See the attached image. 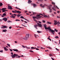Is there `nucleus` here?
<instances>
[{"label": "nucleus", "instance_id": "1", "mask_svg": "<svg viewBox=\"0 0 60 60\" xmlns=\"http://www.w3.org/2000/svg\"><path fill=\"white\" fill-rule=\"evenodd\" d=\"M44 28H45V30H47V29L49 30V31H51V33H52L53 34H54V33H55V31L56 32H57L58 31L56 29H54V31L53 30H52V29L50 27H47V25L46 24L44 25Z\"/></svg>", "mask_w": 60, "mask_h": 60}, {"label": "nucleus", "instance_id": "2", "mask_svg": "<svg viewBox=\"0 0 60 60\" xmlns=\"http://www.w3.org/2000/svg\"><path fill=\"white\" fill-rule=\"evenodd\" d=\"M11 56L12 57V58H14L15 57H16V58H20V57H21V56H18V55L17 54H14L13 55H11Z\"/></svg>", "mask_w": 60, "mask_h": 60}, {"label": "nucleus", "instance_id": "3", "mask_svg": "<svg viewBox=\"0 0 60 60\" xmlns=\"http://www.w3.org/2000/svg\"><path fill=\"white\" fill-rule=\"evenodd\" d=\"M29 34H27V35H26V37L25 38H23V39L24 40H27L28 39V38H29Z\"/></svg>", "mask_w": 60, "mask_h": 60}, {"label": "nucleus", "instance_id": "4", "mask_svg": "<svg viewBox=\"0 0 60 60\" xmlns=\"http://www.w3.org/2000/svg\"><path fill=\"white\" fill-rule=\"evenodd\" d=\"M40 15H41V16H43V14H39V15H37V16H37V17H38V18H39V19H41V17H42V18H43V17H42V16H40Z\"/></svg>", "mask_w": 60, "mask_h": 60}, {"label": "nucleus", "instance_id": "5", "mask_svg": "<svg viewBox=\"0 0 60 60\" xmlns=\"http://www.w3.org/2000/svg\"><path fill=\"white\" fill-rule=\"evenodd\" d=\"M54 25H57L58 24L57 23H58V24H60V23L59 22V21H58V22L57 21H56L55 20L54 21Z\"/></svg>", "mask_w": 60, "mask_h": 60}, {"label": "nucleus", "instance_id": "6", "mask_svg": "<svg viewBox=\"0 0 60 60\" xmlns=\"http://www.w3.org/2000/svg\"><path fill=\"white\" fill-rule=\"evenodd\" d=\"M33 19L35 21H36V22H37V20H36L35 19L37 18V19H38L37 18V17H36L35 16H33Z\"/></svg>", "mask_w": 60, "mask_h": 60}, {"label": "nucleus", "instance_id": "7", "mask_svg": "<svg viewBox=\"0 0 60 60\" xmlns=\"http://www.w3.org/2000/svg\"><path fill=\"white\" fill-rule=\"evenodd\" d=\"M8 19H7V18L5 17L3 19V20H4L5 22H6V21H7Z\"/></svg>", "mask_w": 60, "mask_h": 60}, {"label": "nucleus", "instance_id": "8", "mask_svg": "<svg viewBox=\"0 0 60 60\" xmlns=\"http://www.w3.org/2000/svg\"><path fill=\"white\" fill-rule=\"evenodd\" d=\"M8 9H10V10H12L13 8H12V7H11V6L9 5H8Z\"/></svg>", "mask_w": 60, "mask_h": 60}, {"label": "nucleus", "instance_id": "9", "mask_svg": "<svg viewBox=\"0 0 60 60\" xmlns=\"http://www.w3.org/2000/svg\"><path fill=\"white\" fill-rule=\"evenodd\" d=\"M8 28V27H7V26H2V27H1V28Z\"/></svg>", "mask_w": 60, "mask_h": 60}, {"label": "nucleus", "instance_id": "10", "mask_svg": "<svg viewBox=\"0 0 60 60\" xmlns=\"http://www.w3.org/2000/svg\"><path fill=\"white\" fill-rule=\"evenodd\" d=\"M37 24L38 25L39 27H42V25H41V24H40L39 23H37Z\"/></svg>", "mask_w": 60, "mask_h": 60}, {"label": "nucleus", "instance_id": "11", "mask_svg": "<svg viewBox=\"0 0 60 60\" xmlns=\"http://www.w3.org/2000/svg\"><path fill=\"white\" fill-rule=\"evenodd\" d=\"M15 11L16 12V13H18V14H20L21 13V12L19 11H17L16 10H15Z\"/></svg>", "mask_w": 60, "mask_h": 60}, {"label": "nucleus", "instance_id": "12", "mask_svg": "<svg viewBox=\"0 0 60 60\" xmlns=\"http://www.w3.org/2000/svg\"><path fill=\"white\" fill-rule=\"evenodd\" d=\"M6 13H4L1 16V17H4V16H5V15H6Z\"/></svg>", "mask_w": 60, "mask_h": 60}, {"label": "nucleus", "instance_id": "13", "mask_svg": "<svg viewBox=\"0 0 60 60\" xmlns=\"http://www.w3.org/2000/svg\"><path fill=\"white\" fill-rule=\"evenodd\" d=\"M38 26V25H35L34 26V27H35V28L36 29H37V27Z\"/></svg>", "mask_w": 60, "mask_h": 60}, {"label": "nucleus", "instance_id": "14", "mask_svg": "<svg viewBox=\"0 0 60 60\" xmlns=\"http://www.w3.org/2000/svg\"><path fill=\"white\" fill-rule=\"evenodd\" d=\"M4 49L5 51H8V49H6V47H4Z\"/></svg>", "mask_w": 60, "mask_h": 60}, {"label": "nucleus", "instance_id": "15", "mask_svg": "<svg viewBox=\"0 0 60 60\" xmlns=\"http://www.w3.org/2000/svg\"><path fill=\"white\" fill-rule=\"evenodd\" d=\"M6 10V8H3L2 9V11H4V10Z\"/></svg>", "mask_w": 60, "mask_h": 60}, {"label": "nucleus", "instance_id": "16", "mask_svg": "<svg viewBox=\"0 0 60 60\" xmlns=\"http://www.w3.org/2000/svg\"><path fill=\"white\" fill-rule=\"evenodd\" d=\"M13 50L14 51H17V52L18 51V50L17 49H13Z\"/></svg>", "mask_w": 60, "mask_h": 60}, {"label": "nucleus", "instance_id": "17", "mask_svg": "<svg viewBox=\"0 0 60 60\" xmlns=\"http://www.w3.org/2000/svg\"><path fill=\"white\" fill-rule=\"evenodd\" d=\"M32 1H31L30 0H29L28 1V3L29 4H30V3H32Z\"/></svg>", "mask_w": 60, "mask_h": 60}, {"label": "nucleus", "instance_id": "18", "mask_svg": "<svg viewBox=\"0 0 60 60\" xmlns=\"http://www.w3.org/2000/svg\"><path fill=\"white\" fill-rule=\"evenodd\" d=\"M34 35L35 38H37V36H38L36 34H34Z\"/></svg>", "mask_w": 60, "mask_h": 60}, {"label": "nucleus", "instance_id": "19", "mask_svg": "<svg viewBox=\"0 0 60 60\" xmlns=\"http://www.w3.org/2000/svg\"><path fill=\"white\" fill-rule=\"evenodd\" d=\"M3 32H7V30H4L3 31Z\"/></svg>", "mask_w": 60, "mask_h": 60}, {"label": "nucleus", "instance_id": "20", "mask_svg": "<svg viewBox=\"0 0 60 60\" xmlns=\"http://www.w3.org/2000/svg\"><path fill=\"white\" fill-rule=\"evenodd\" d=\"M55 38L56 39H59V37H58V36H55Z\"/></svg>", "mask_w": 60, "mask_h": 60}, {"label": "nucleus", "instance_id": "21", "mask_svg": "<svg viewBox=\"0 0 60 60\" xmlns=\"http://www.w3.org/2000/svg\"><path fill=\"white\" fill-rule=\"evenodd\" d=\"M22 15L18 14L17 15V16L18 17H19V16H21Z\"/></svg>", "mask_w": 60, "mask_h": 60}, {"label": "nucleus", "instance_id": "22", "mask_svg": "<svg viewBox=\"0 0 60 60\" xmlns=\"http://www.w3.org/2000/svg\"><path fill=\"white\" fill-rule=\"evenodd\" d=\"M49 7L48 8L49 10H50V11H52V9H51V8H50L51 7Z\"/></svg>", "mask_w": 60, "mask_h": 60}, {"label": "nucleus", "instance_id": "23", "mask_svg": "<svg viewBox=\"0 0 60 60\" xmlns=\"http://www.w3.org/2000/svg\"><path fill=\"white\" fill-rule=\"evenodd\" d=\"M15 8H16V9H19V10H21V9L20 8H18V7H16Z\"/></svg>", "mask_w": 60, "mask_h": 60}, {"label": "nucleus", "instance_id": "24", "mask_svg": "<svg viewBox=\"0 0 60 60\" xmlns=\"http://www.w3.org/2000/svg\"><path fill=\"white\" fill-rule=\"evenodd\" d=\"M3 3H0V6H3Z\"/></svg>", "mask_w": 60, "mask_h": 60}, {"label": "nucleus", "instance_id": "25", "mask_svg": "<svg viewBox=\"0 0 60 60\" xmlns=\"http://www.w3.org/2000/svg\"><path fill=\"white\" fill-rule=\"evenodd\" d=\"M49 56H53L52 54H49Z\"/></svg>", "mask_w": 60, "mask_h": 60}, {"label": "nucleus", "instance_id": "26", "mask_svg": "<svg viewBox=\"0 0 60 60\" xmlns=\"http://www.w3.org/2000/svg\"><path fill=\"white\" fill-rule=\"evenodd\" d=\"M52 9L54 11H56V9H55V8H54L53 7L52 8Z\"/></svg>", "mask_w": 60, "mask_h": 60}, {"label": "nucleus", "instance_id": "27", "mask_svg": "<svg viewBox=\"0 0 60 60\" xmlns=\"http://www.w3.org/2000/svg\"><path fill=\"white\" fill-rule=\"evenodd\" d=\"M37 32H38V33H41L42 32H41V31H37Z\"/></svg>", "mask_w": 60, "mask_h": 60}, {"label": "nucleus", "instance_id": "28", "mask_svg": "<svg viewBox=\"0 0 60 60\" xmlns=\"http://www.w3.org/2000/svg\"><path fill=\"white\" fill-rule=\"evenodd\" d=\"M44 17H45V18H47L48 17V16L47 15H43Z\"/></svg>", "mask_w": 60, "mask_h": 60}, {"label": "nucleus", "instance_id": "29", "mask_svg": "<svg viewBox=\"0 0 60 60\" xmlns=\"http://www.w3.org/2000/svg\"><path fill=\"white\" fill-rule=\"evenodd\" d=\"M8 11V10H3V11H2V12H5V11Z\"/></svg>", "mask_w": 60, "mask_h": 60}, {"label": "nucleus", "instance_id": "30", "mask_svg": "<svg viewBox=\"0 0 60 60\" xmlns=\"http://www.w3.org/2000/svg\"><path fill=\"white\" fill-rule=\"evenodd\" d=\"M47 39H48V40H50V41H51V40L50 38H48Z\"/></svg>", "mask_w": 60, "mask_h": 60}, {"label": "nucleus", "instance_id": "31", "mask_svg": "<svg viewBox=\"0 0 60 60\" xmlns=\"http://www.w3.org/2000/svg\"><path fill=\"white\" fill-rule=\"evenodd\" d=\"M11 18H15V16H10Z\"/></svg>", "mask_w": 60, "mask_h": 60}, {"label": "nucleus", "instance_id": "32", "mask_svg": "<svg viewBox=\"0 0 60 60\" xmlns=\"http://www.w3.org/2000/svg\"><path fill=\"white\" fill-rule=\"evenodd\" d=\"M33 5L34 7H35L36 6V5L35 4H33Z\"/></svg>", "mask_w": 60, "mask_h": 60}, {"label": "nucleus", "instance_id": "33", "mask_svg": "<svg viewBox=\"0 0 60 60\" xmlns=\"http://www.w3.org/2000/svg\"><path fill=\"white\" fill-rule=\"evenodd\" d=\"M47 23L48 24H51V22H47Z\"/></svg>", "mask_w": 60, "mask_h": 60}, {"label": "nucleus", "instance_id": "34", "mask_svg": "<svg viewBox=\"0 0 60 60\" xmlns=\"http://www.w3.org/2000/svg\"><path fill=\"white\" fill-rule=\"evenodd\" d=\"M15 11H12V12H13V13H16V12H15Z\"/></svg>", "mask_w": 60, "mask_h": 60}, {"label": "nucleus", "instance_id": "35", "mask_svg": "<svg viewBox=\"0 0 60 60\" xmlns=\"http://www.w3.org/2000/svg\"><path fill=\"white\" fill-rule=\"evenodd\" d=\"M15 21H20V20L18 19H17L15 20Z\"/></svg>", "mask_w": 60, "mask_h": 60}, {"label": "nucleus", "instance_id": "36", "mask_svg": "<svg viewBox=\"0 0 60 60\" xmlns=\"http://www.w3.org/2000/svg\"><path fill=\"white\" fill-rule=\"evenodd\" d=\"M20 18H21V19H24V17L23 16H21V17H20Z\"/></svg>", "mask_w": 60, "mask_h": 60}, {"label": "nucleus", "instance_id": "37", "mask_svg": "<svg viewBox=\"0 0 60 60\" xmlns=\"http://www.w3.org/2000/svg\"><path fill=\"white\" fill-rule=\"evenodd\" d=\"M52 4H53V5H55V3L54 2H52Z\"/></svg>", "mask_w": 60, "mask_h": 60}, {"label": "nucleus", "instance_id": "38", "mask_svg": "<svg viewBox=\"0 0 60 60\" xmlns=\"http://www.w3.org/2000/svg\"><path fill=\"white\" fill-rule=\"evenodd\" d=\"M0 52L1 53H3V50H0Z\"/></svg>", "mask_w": 60, "mask_h": 60}, {"label": "nucleus", "instance_id": "39", "mask_svg": "<svg viewBox=\"0 0 60 60\" xmlns=\"http://www.w3.org/2000/svg\"><path fill=\"white\" fill-rule=\"evenodd\" d=\"M7 45H8V46H9V47H10V45L9 44H7Z\"/></svg>", "mask_w": 60, "mask_h": 60}, {"label": "nucleus", "instance_id": "40", "mask_svg": "<svg viewBox=\"0 0 60 60\" xmlns=\"http://www.w3.org/2000/svg\"><path fill=\"white\" fill-rule=\"evenodd\" d=\"M29 51H30V52H34V51H32V50H30Z\"/></svg>", "mask_w": 60, "mask_h": 60}, {"label": "nucleus", "instance_id": "41", "mask_svg": "<svg viewBox=\"0 0 60 60\" xmlns=\"http://www.w3.org/2000/svg\"><path fill=\"white\" fill-rule=\"evenodd\" d=\"M22 47H23V48H26V47L25 46H24L23 45H22Z\"/></svg>", "mask_w": 60, "mask_h": 60}, {"label": "nucleus", "instance_id": "42", "mask_svg": "<svg viewBox=\"0 0 60 60\" xmlns=\"http://www.w3.org/2000/svg\"><path fill=\"white\" fill-rule=\"evenodd\" d=\"M38 22L39 23H40V24H41V22L40 21H38Z\"/></svg>", "mask_w": 60, "mask_h": 60}, {"label": "nucleus", "instance_id": "43", "mask_svg": "<svg viewBox=\"0 0 60 60\" xmlns=\"http://www.w3.org/2000/svg\"><path fill=\"white\" fill-rule=\"evenodd\" d=\"M56 8H57V9H59V8H58V7L57 6H56Z\"/></svg>", "mask_w": 60, "mask_h": 60}, {"label": "nucleus", "instance_id": "44", "mask_svg": "<svg viewBox=\"0 0 60 60\" xmlns=\"http://www.w3.org/2000/svg\"><path fill=\"white\" fill-rule=\"evenodd\" d=\"M23 19H25V20H27V21H29V20H27V19H25V18H24Z\"/></svg>", "mask_w": 60, "mask_h": 60}, {"label": "nucleus", "instance_id": "45", "mask_svg": "<svg viewBox=\"0 0 60 60\" xmlns=\"http://www.w3.org/2000/svg\"><path fill=\"white\" fill-rule=\"evenodd\" d=\"M42 21L43 22V23H45V21H44V20H42Z\"/></svg>", "mask_w": 60, "mask_h": 60}, {"label": "nucleus", "instance_id": "46", "mask_svg": "<svg viewBox=\"0 0 60 60\" xmlns=\"http://www.w3.org/2000/svg\"><path fill=\"white\" fill-rule=\"evenodd\" d=\"M9 49L10 50V51H11V52H12V50L10 49Z\"/></svg>", "mask_w": 60, "mask_h": 60}, {"label": "nucleus", "instance_id": "47", "mask_svg": "<svg viewBox=\"0 0 60 60\" xmlns=\"http://www.w3.org/2000/svg\"><path fill=\"white\" fill-rule=\"evenodd\" d=\"M8 22V23H9L10 22H11V21H10V20H9L7 22Z\"/></svg>", "mask_w": 60, "mask_h": 60}, {"label": "nucleus", "instance_id": "48", "mask_svg": "<svg viewBox=\"0 0 60 60\" xmlns=\"http://www.w3.org/2000/svg\"><path fill=\"white\" fill-rule=\"evenodd\" d=\"M54 7L55 8V9H56V8L55 7V5H54Z\"/></svg>", "mask_w": 60, "mask_h": 60}, {"label": "nucleus", "instance_id": "49", "mask_svg": "<svg viewBox=\"0 0 60 60\" xmlns=\"http://www.w3.org/2000/svg\"><path fill=\"white\" fill-rule=\"evenodd\" d=\"M38 1H41V2H42V0H38Z\"/></svg>", "mask_w": 60, "mask_h": 60}, {"label": "nucleus", "instance_id": "50", "mask_svg": "<svg viewBox=\"0 0 60 60\" xmlns=\"http://www.w3.org/2000/svg\"><path fill=\"white\" fill-rule=\"evenodd\" d=\"M36 50H39V49L38 48H36Z\"/></svg>", "mask_w": 60, "mask_h": 60}, {"label": "nucleus", "instance_id": "51", "mask_svg": "<svg viewBox=\"0 0 60 60\" xmlns=\"http://www.w3.org/2000/svg\"><path fill=\"white\" fill-rule=\"evenodd\" d=\"M42 4H41L40 5V6H41V7H42Z\"/></svg>", "mask_w": 60, "mask_h": 60}, {"label": "nucleus", "instance_id": "52", "mask_svg": "<svg viewBox=\"0 0 60 60\" xmlns=\"http://www.w3.org/2000/svg\"><path fill=\"white\" fill-rule=\"evenodd\" d=\"M51 58L52 60H55L54 58H53L51 57Z\"/></svg>", "mask_w": 60, "mask_h": 60}, {"label": "nucleus", "instance_id": "53", "mask_svg": "<svg viewBox=\"0 0 60 60\" xmlns=\"http://www.w3.org/2000/svg\"><path fill=\"white\" fill-rule=\"evenodd\" d=\"M12 27H11V26L9 27V29H11V28Z\"/></svg>", "mask_w": 60, "mask_h": 60}, {"label": "nucleus", "instance_id": "54", "mask_svg": "<svg viewBox=\"0 0 60 60\" xmlns=\"http://www.w3.org/2000/svg\"><path fill=\"white\" fill-rule=\"evenodd\" d=\"M56 49L57 50H58H58H59V49H57V48H56Z\"/></svg>", "mask_w": 60, "mask_h": 60}, {"label": "nucleus", "instance_id": "55", "mask_svg": "<svg viewBox=\"0 0 60 60\" xmlns=\"http://www.w3.org/2000/svg\"><path fill=\"white\" fill-rule=\"evenodd\" d=\"M17 15H16V14H14V16H17Z\"/></svg>", "mask_w": 60, "mask_h": 60}, {"label": "nucleus", "instance_id": "56", "mask_svg": "<svg viewBox=\"0 0 60 60\" xmlns=\"http://www.w3.org/2000/svg\"><path fill=\"white\" fill-rule=\"evenodd\" d=\"M41 7H43H43H44V5L43 6H42Z\"/></svg>", "mask_w": 60, "mask_h": 60}, {"label": "nucleus", "instance_id": "57", "mask_svg": "<svg viewBox=\"0 0 60 60\" xmlns=\"http://www.w3.org/2000/svg\"><path fill=\"white\" fill-rule=\"evenodd\" d=\"M34 47H31V49H34Z\"/></svg>", "mask_w": 60, "mask_h": 60}, {"label": "nucleus", "instance_id": "58", "mask_svg": "<svg viewBox=\"0 0 60 60\" xmlns=\"http://www.w3.org/2000/svg\"><path fill=\"white\" fill-rule=\"evenodd\" d=\"M18 52H19L20 53V52H20V51H17Z\"/></svg>", "mask_w": 60, "mask_h": 60}, {"label": "nucleus", "instance_id": "59", "mask_svg": "<svg viewBox=\"0 0 60 60\" xmlns=\"http://www.w3.org/2000/svg\"><path fill=\"white\" fill-rule=\"evenodd\" d=\"M11 55H12V56H13L14 55H13V52H11Z\"/></svg>", "mask_w": 60, "mask_h": 60}, {"label": "nucleus", "instance_id": "60", "mask_svg": "<svg viewBox=\"0 0 60 60\" xmlns=\"http://www.w3.org/2000/svg\"><path fill=\"white\" fill-rule=\"evenodd\" d=\"M0 21H2V19H0Z\"/></svg>", "mask_w": 60, "mask_h": 60}, {"label": "nucleus", "instance_id": "61", "mask_svg": "<svg viewBox=\"0 0 60 60\" xmlns=\"http://www.w3.org/2000/svg\"><path fill=\"white\" fill-rule=\"evenodd\" d=\"M49 12H51H51H52V11L50 10Z\"/></svg>", "mask_w": 60, "mask_h": 60}, {"label": "nucleus", "instance_id": "62", "mask_svg": "<svg viewBox=\"0 0 60 60\" xmlns=\"http://www.w3.org/2000/svg\"><path fill=\"white\" fill-rule=\"evenodd\" d=\"M26 15H29V14L28 13H26Z\"/></svg>", "mask_w": 60, "mask_h": 60}, {"label": "nucleus", "instance_id": "63", "mask_svg": "<svg viewBox=\"0 0 60 60\" xmlns=\"http://www.w3.org/2000/svg\"><path fill=\"white\" fill-rule=\"evenodd\" d=\"M15 43H17V41H15Z\"/></svg>", "mask_w": 60, "mask_h": 60}, {"label": "nucleus", "instance_id": "64", "mask_svg": "<svg viewBox=\"0 0 60 60\" xmlns=\"http://www.w3.org/2000/svg\"><path fill=\"white\" fill-rule=\"evenodd\" d=\"M57 13H59V11H57Z\"/></svg>", "mask_w": 60, "mask_h": 60}]
</instances>
